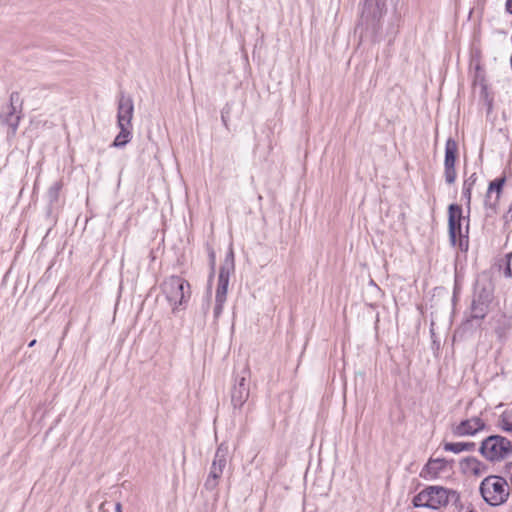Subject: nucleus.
Segmentation results:
<instances>
[{
    "label": "nucleus",
    "mask_w": 512,
    "mask_h": 512,
    "mask_svg": "<svg viewBox=\"0 0 512 512\" xmlns=\"http://www.w3.org/2000/svg\"><path fill=\"white\" fill-rule=\"evenodd\" d=\"M228 454V445L226 443H221L215 452L214 459L211 465L216 466V468H220L224 471L227 465Z\"/></svg>",
    "instance_id": "16"
},
{
    "label": "nucleus",
    "mask_w": 512,
    "mask_h": 512,
    "mask_svg": "<svg viewBox=\"0 0 512 512\" xmlns=\"http://www.w3.org/2000/svg\"><path fill=\"white\" fill-rule=\"evenodd\" d=\"M493 298V289L490 283L477 281L474 287V295L471 304V317L483 319L488 312L489 304Z\"/></svg>",
    "instance_id": "7"
},
{
    "label": "nucleus",
    "mask_w": 512,
    "mask_h": 512,
    "mask_svg": "<svg viewBox=\"0 0 512 512\" xmlns=\"http://www.w3.org/2000/svg\"><path fill=\"white\" fill-rule=\"evenodd\" d=\"M476 180H477V176L475 173H473L467 179L464 180L463 186L466 188L473 189V186L476 183Z\"/></svg>",
    "instance_id": "25"
},
{
    "label": "nucleus",
    "mask_w": 512,
    "mask_h": 512,
    "mask_svg": "<svg viewBox=\"0 0 512 512\" xmlns=\"http://www.w3.org/2000/svg\"><path fill=\"white\" fill-rule=\"evenodd\" d=\"M471 192H472L471 188H466V187L463 186V188H462V195L466 199V202H467L468 206L470 205V202H471Z\"/></svg>",
    "instance_id": "26"
},
{
    "label": "nucleus",
    "mask_w": 512,
    "mask_h": 512,
    "mask_svg": "<svg viewBox=\"0 0 512 512\" xmlns=\"http://www.w3.org/2000/svg\"><path fill=\"white\" fill-rule=\"evenodd\" d=\"M452 465L443 458L430 459L423 467L420 476L426 480H436L450 475Z\"/></svg>",
    "instance_id": "10"
},
{
    "label": "nucleus",
    "mask_w": 512,
    "mask_h": 512,
    "mask_svg": "<svg viewBox=\"0 0 512 512\" xmlns=\"http://www.w3.org/2000/svg\"><path fill=\"white\" fill-rule=\"evenodd\" d=\"M443 448L445 451L459 454L463 451H474L476 444L474 442H447Z\"/></svg>",
    "instance_id": "18"
},
{
    "label": "nucleus",
    "mask_w": 512,
    "mask_h": 512,
    "mask_svg": "<svg viewBox=\"0 0 512 512\" xmlns=\"http://www.w3.org/2000/svg\"><path fill=\"white\" fill-rule=\"evenodd\" d=\"M161 291L173 313L184 310L191 297L190 284L179 276H170L165 279L161 284Z\"/></svg>",
    "instance_id": "1"
},
{
    "label": "nucleus",
    "mask_w": 512,
    "mask_h": 512,
    "mask_svg": "<svg viewBox=\"0 0 512 512\" xmlns=\"http://www.w3.org/2000/svg\"><path fill=\"white\" fill-rule=\"evenodd\" d=\"M117 126L132 127L134 103L130 96L120 93L117 101Z\"/></svg>",
    "instance_id": "13"
},
{
    "label": "nucleus",
    "mask_w": 512,
    "mask_h": 512,
    "mask_svg": "<svg viewBox=\"0 0 512 512\" xmlns=\"http://www.w3.org/2000/svg\"><path fill=\"white\" fill-rule=\"evenodd\" d=\"M14 94L11 95V104L7 108V112L3 117V123L10 129V134L15 135L18 129L21 116L16 113V108L13 105Z\"/></svg>",
    "instance_id": "15"
},
{
    "label": "nucleus",
    "mask_w": 512,
    "mask_h": 512,
    "mask_svg": "<svg viewBox=\"0 0 512 512\" xmlns=\"http://www.w3.org/2000/svg\"><path fill=\"white\" fill-rule=\"evenodd\" d=\"M506 182L505 176L498 177L489 183L485 198L484 208L486 215L491 216L496 213L503 186Z\"/></svg>",
    "instance_id": "12"
},
{
    "label": "nucleus",
    "mask_w": 512,
    "mask_h": 512,
    "mask_svg": "<svg viewBox=\"0 0 512 512\" xmlns=\"http://www.w3.org/2000/svg\"><path fill=\"white\" fill-rule=\"evenodd\" d=\"M221 118H222V121H223L224 125L226 126L227 125V120H226V118H225V116L223 114H222Z\"/></svg>",
    "instance_id": "29"
},
{
    "label": "nucleus",
    "mask_w": 512,
    "mask_h": 512,
    "mask_svg": "<svg viewBox=\"0 0 512 512\" xmlns=\"http://www.w3.org/2000/svg\"><path fill=\"white\" fill-rule=\"evenodd\" d=\"M484 428V421L479 417H473L467 420H463L458 425H456L453 428V434L459 437L473 436Z\"/></svg>",
    "instance_id": "14"
},
{
    "label": "nucleus",
    "mask_w": 512,
    "mask_h": 512,
    "mask_svg": "<svg viewBox=\"0 0 512 512\" xmlns=\"http://www.w3.org/2000/svg\"><path fill=\"white\" fill-rule=\"evenodd\" d=\"M454 505L457 508V512H477V510L471 503H463L460 498L459 502Z\"/></svg>",
    "instance_id": "23"
},
{
    "label": "nucleus",
    "mask_w": 512,
    "mask_h": 512,
    "mask_svg": "<svg viewBox=\"0 0 512 512\" xmlns=\"http://www.w3.org/2000/svg\"><path fill=\"white\" fill-rule=\"evenodd\" d=\"M35 343H36V340H32V341L29 343V347L34 346V345H35Z\"/></svg>",
    "instance_id": "30"
},
{
    "label": "nucleus",
    "mask_w": 512,
    "mask_h": 512,
    "mask_svg": "<svg viewBox=\"0 0 512 512\" xmlns=\"http://www.w3.org/2000/svg\"><path fill=\"white\" fill-rule=\"evenodd\" d=\"M505 7H506V11L508 13L512 14V0H507Z\"/></svg>",
    "instance_id": "27"
},
{
    "label": "nucleus",
    "mask_w": 512,
    "mask_h": 512,
    "mask_svg": "<svg viewBox=\"0 0 512 512\" xmlns=\"http://www.w3.org/2000/svg\"><path fill=\"white\" fill-rule=\"evenodd\" d=\"M250 396L249 371L243 370L235 378L231 389V404L235 410L241 409Z\"/></svg>",
    "instance_id": "9"
},
{
    "label": "nucleus",
    "mask_w": 512,
    "mask_h": 512,
    "mask_svg": "<svg viewBox=\"0 0 512 512\" xmlns=\"http://www.w3.org/2000/svg\"><path fill=\"white\" fill-rule=\"evenodd\" d=\"M465 220L462 215V208L457 204H451L448 208V234L450 244L462 252L469 248V223L465 229L462 228V222Z\"/></svg>",
    "instance_id": "3"
},
{
    "label": "nucleus",
    "mask_w": 512,
    "mask_h": 512,
    "mask_svg": "<svg viewBox=\"0 0 512 512\" xmlns=\"http://www.w3.org/2000/svg\"><path fill=\"white\" fill-rule=\"evenodd\" d=\"M388 0H364V7L361 14V24L368 29L375 28L382 16L387 12Z\"/></svg>",
    "instance_id": "8"
},
{
    "label": "nucleus",
    "mask_w": 512,
    "mask_h": 512,
    "mask_svg": "<svg viewBox=\"0 0 512 512\" xmlns=\"http://www.w3.org/2000/svg\"><path fill=\"white\" fill-rule=\"evenodd\" d=\"M458 144L453 138H448L445 144L444 177L447 184H454L457 178L455 162Z\"/></svg>",
    "instance_id": "11"
},
{
    "label": "nucleus",
    "mask_w": 512,
    "mask_h": 512,
    "mask_svg": "<svg viewBox=\"0 0 512 512\" xmlns=\"http://www.w3.org/2000/svg\"><path fill=\"white\" fill-rule=\"evenodd\" d=\"M512 451V443L501 435H491L480 445V454L488 461L498 462L507 457Z\"/></svg>",
    "instance_id": "6"
},
{
    "label": "nucleus",
    "mask_w": 512,
    "mask_h": 512,
    "mask_svg": "<svg viewBox=\"0 0 512 512\" xmlns=\"http://www.w3.org/2000/svg\"><path fill=\"white\" fill-rule=\"evenodd\" d=\"M234 272V253L232 248L229 249L223 264L220 267L219 276H218V284L215 294V307H214V317L215 319L219 318L223 311V306L226 301L229 278L230 275Z\"/></svg>",
    "instance_id": "5"
},
{
    "label": "nucleus",
    "mask_w": 512,
    "mask_h": 512,
    "mask_svg": "<svg viewBox=\"0 0 512 512\" xmlns=\"http://www.w3.org/2000/svg\"><path fill=\"white\" fill-rule=\"evenodd\" d=\"M480 493L489 505L498 506L506 502L510 489L506 479L501 476L490 475L482 480Z\"/></svg>",
    "instance_id": "4"
},
{
    "label": "nucleus",
    "mask_w": 512,
    "mask_h": 512,
    "mask_svg": "<svg viewBox=\"0 0 512 512\" xmlns=\"http://www.w3.org/2000/svg\"><path fill=\"white\" fill-rule=\"evenodd\" d=\"M450 502L457 504L459 502V493L442 486H428L413 499L415 507H426L435 510L445 507Z\"/></svg>",
    "instance_id": "2"
},
{
    "label": "nucleus",
    "mask_w": 512,
    "mask_h": 512,
    "mask_svg": "<svg viewBox=\"0 0 512 512\" xmlns=\"http://www.w3.org/2000/svg\"><path fill=\"white\" fill-rule=\"evenodd\" d=\"M499 427L512 434V408L506 409L499 418Z\"/></svg>",
    "instance_id": "21"
},
{
    "label": "nucleus",
    "mask_w": 512,
    "mask_h": 512,
    "mask_svg": "<svg viewBox=\"0 0 512 512\" xmlns=\"http://www.w3.org/2000/svg\"><path fill=\"white\" fill-rule=\"evenodd\" d=\"M223 474V470L220 468H216V466L211 465L208 477L204 483V486L207 490H214L218 486V481Z\"/></svg>",
    "instance_id": "19"
},
{
    "label": "nucleus",
    "mask_w": 512,
    "mask_h": 512,
    "mask_svg": "<svg viewBox=\"0 0 512 512\" xmlns=\"http://www.w3.org/2000/svg\"><path fill=\"white\" fill-rule=\"evenodd\" d=\"M120 129L119 133L115 137L112 146L116 148H122L130 142L132 138V127L129 126H118Z\"/></svg>",
    "instance_id": "17"
},
{
    "label": "nucleus",
    "mask_w": 512,
    "mask_h": 512,
    "mask_svg": "<svg viewBox=\"0 0 512 512\" xmlns=\"http://www.w3.org/2000/svg\"><path fill=\"white\" fill-rule=\"evenodd\" d=\"M61 183L55 182L48 190V195L51 201H56L58 199V195L61 189Z\"/></svg>",
    "instance_id": "22"
},
{
    "label": "nucleus",
    "mask_w": 512,
    "mask_h": 512,
    "mask_svg": "<svg viewBox=\"0 0 512 512\" xmlns=\"http://www.w3.org/2000/svg\"><path fill=\"white\" fill-rule=\"evenodd\" d=\"M115 511H116V512H123V511H122V505H121V503L117 502V503L115 504Z\"/></svg>",
    "instance_id": "28"
},
{
    "label": "nucleus",
    "mask_w": 512,
    "mask_h": 512,
    "mask_svg": "<svg viewBox=\"0 0 512 512\" xmlns=\"http://www.w3.org/2000/svg\"><path fill=\"white\" fill-rule=\"evenodd\" d=\"M462 465L464 469L469 472L479 475L482 473L483 464L475 457H467L463 460Z\"/></svg>",
    "instance_id": "20"
},
{
    "label": "nucleus",
    "mask_w": 512,
    "mask_h": 512,
    "mask_svg": "<svg viewBox=\"0 0 512 512\" xmlns=\"http://www.w3.org/2000/svg\"><path fill=\"white\" fill-rule=\"evenodd\" d=\"M504 275L508 278L512 277V252L507 255V264L504 269Z\"/></svg>",
    "instance_id": "24"
}]
</instances>
